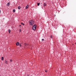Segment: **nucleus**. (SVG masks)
I'll return each instance as SVG.
<instances>
[{
  "label": "nucleus",
  "mask_w": 76,
  "mask_h": 76,
  "mask_svg": "<svg viewBox=\"0 0 76 76\" xmlns=\"http://www.w3.org/2000/svg\"><path fill=\"white\" fill-rule=\"evenodd\" d=\"M28 7H29V6H28V5H27L26 7V9H28Z\"/></svg>",
  "instance_id": "obj_6"
},
{
  "label": "nucleus",
  "mask_w": 76,
  "mask_h": 76,
  "mask_svg": "<svg viewBox=\"0 0 76 76\" xmlns=\"http://www.w3.org/2000/svg\"><path fill=\"white\" fill-rule=\"evenodd\" d=\"M44 39H42V41H44Z\"/></svg>",
  "instance_id": "obj_16"
},
{
  "label": "nucleus",
  "mask_w": 76,
  "mask_h": 76,
  "mask_svg": "<svg viewBox=\"0 0 76 76\" xmlns=\"http://www.w3.org/2000/svg\"><path fill=\"white\" fill-rule=\"evenodd\" d=\"M9 5H10V3L8 2L7 4V6H9Z\"/></svg>",
  "instance_id": "obj_5"
},
{
  "label": "nucleus",
  "mask_w": 76,
  "mask_h": 76,
  "mask_svg": "<svg viewBox=\"0 0 76 76\" xmlns=\"http://www.w3.org/2000/svg\"><path fill=\"white\" fill-rule=\"evenodd\" d=\"M20 27L21 26L20 25Z\"/></svg>",
  "instance_id": "obj_21"
},
{
  "label": "nucleus",
  "mask_w": 76,
  "mask_h": 76,
  "mask_svg": "<svg viewBox=\"0 0 76 76\" xmlns=\"http://www.w3.org/2000/svg\"><path fill=\"white\" fill-rule=\"evenodd\" d=\"M43 5V6H46V5H47V4H45V3H44Z\"/></svg>",
  "instance_id": "obj_7"
},
{
  "label": "nucleus",
  "mask_w": 76,
  "mask_h": 76,
  "mask_svg": "<svg viewBox=\"0 0 76 76\" xmlns=\"http://www.w3.org/2000/svg\"><path fill=\"white\" fill-rule=\"evenodd\" d=\"M13 12H15V10L14 9L13 10Z\"/></svg>",
  "instance_id": "obj_12"
},
{
  "label": "nucleus",
  "mask_w": 76,
  "mask_h": 76,
  "mask_svg": "<svg viewBox=\"0 0 76 76\" xmlns=\"http://www.w3.org/2000/svg\"><path fill=\"white\" fill-rule=\"evenodd\" d=\"M1 60H4V57H2Z\"/></svg>",
  "instance_id": "obj_8"
},
{
  "label": "nucleus",
  "mask_w": 76,
  "mask_h": 76,
  "mask_svg": "<svg viewBox=\"0 0 76 76\" xmlns=\"http://www.w3.org/2000/svg\"><path fill=\"white\" fill-rule=\"evenodd\" d=\"M19 45L20 46V47L21 46V45H20V44Z\"/></svg>",
  "instance_id": "obj_20"
},
{
  "label": "nucleus",
  "mask_w": 76,
  "mask_h": 76,
  "mask_svg": "<svg viewBox=\"0 0 76 76\" xmlns=\"http://www.w3.org/2000/svg\"><path fill=\"white\" fill-rule=\"evenodd\" d=\"M10 61H11V62H12V59H11V60H10Z\"/></svg>",
  "instance_id": "obj_17"
},
{
  "label": "nucleus",
  "mask_w": 76,
  "mask_h": 76,
  "mask_svg": "<svg viewBox=\"0 0 76 76\" xmlns=\"http://www.w3.org/2000/svg\"><path fill=\"white\" fill-rule=\"evenodd\" d=\"M45 72H47V70H46L45 71Z\"/></svg>",
  "instance_id": "obj_18"
},
{
  "label": "nucleus",
  "mask_w": 76,
  "mask_h": 76,
  "mask_svg": "<svg viewBox=\"0 0 76 76\" xmlns=\"http://www.w3.org/2000/svg\"><path fill=\"white\" fill-rule=\"evenodd\" d=\"M55 16H56V15H55Z\"/></svg>",
  "instance_id": "obj_23"
},
{
  "label": "nucleus",
  "mask_w": 76,
  "mask_h": 76,
  "mask_svg": "<svg viewBox=\"0 0 76 76\" xmlns=\"http://www.w3.org/2000/svg\"><path fill=\"white\" fill-rule=\"evenodd\" d=\"M24 45L25 46H26V45H27L26 44V43H24Z\"/></svg>",
  "instance_id": "obj_13"
},
{
  "label": "nucleus",
  "mask_w": 76,
  "mask_h": 76,
  "mask_svg": "<svg viewBox=\"0 0 76 76\" xmlns=\"http://www.w3.org/2000/svg\"><path fill=\"white\" fill-rule=\"evenodd\" d=\"M19 32H21V30H20V29Z\"/></svg>",
  "instance_id": "obj_15"
},
{
  "label": "nucleus",
  "mask_w": 76,
  "mask_h": 76,
  "mask_svg": "<svg viewBox=\"0 0 76 76\" xmlns=\"http://www.w3.org/2000/svg\"><path fill=\"white\" fill-rule=\"evenodd\" d=\"M27 76H29V75H27Z\"/></svg>",
  "instance_id": "obj_24"
},
{
  "label": "nucleus",
  "mask_w": 76,
  "mask_h": 76,
  "mask_svg": "<svg viewBox=\"0 0 76 76\" xmlns=\"http://www.w3.org/2000/svg\"><path fill=\"white\" fill-rule=\"evenodd\" d=\"M5 61V64H8V61H7V60H5L4 61Z\"/></svg>",
  "instance_id": "obj_3"
},
{
  "label": "nucleus",
  "mask_w": 76,
  "mask_h": 76,
  "mask_svg": "<svg viewBox=\"0 0 76 76\" xmlns=\"http://www.w3.org/2000/svg\"><path fill=\"white\" fill-rule=\"evenodd\" d=\"M21 25H24V23H21Z\"/></svg>",
  "instance_id": "obj_14"
},
{
  "label": "nucleus",
  "mask_w": 76,
  "mask_h": 76,
  "mask_svg": "<svg viewBox=\"0 0 76 76\" xmlns=\"http://www.w3.org/2000/svg\"><path fill=\"white\" fill-rule=\"evenodd\" d=\"M50 38H52V36H51Z\"/></svg>",
  "instance_id": "obj_19"
},
{
  "label": "nucleus",
  "mask_w": 76,
  "mask_h": 76,
  "mask_svg": "<svg viewBox=\"0 0 76 76\" xmlns=\"http://www.w3.org/2000/svg\"><path fill=\"white\" fill-rule=\"evenodd\" d=\"M40 4V3H37V5H38V6H39V4Z\"/></svg>",
  "instance_id": "obj_11"
},
{
  "label": "nucleus",
  "mask_w": 76,
  "mask_h": 76,
  "mask_svg": "<svg viewBox=\"0 0 76 76\" xmlns=\"http://www.w3.org/2000/svg\"><path fill=\"white\" fill-rule=\"evenodd\" d=\"M1 12V11H0V13Z\"/></svg>",
  "instance_id": "obj_22"
},
{
  "label": "nucleus",
  "mask_w": 76,
  "mask_h": 76,
  "mask_svg": "<svg viewBox=\"0 0 76 76\" xmlns=\"http://www.w3.org/2000/svg\"><path fill=\"white\" fill-rule=\"evenodd\" d=\"M8 32H9V34H10V30H8Z\"/></svg>",
  "instance_id": "obj_9"
},
{
  "label": "nucleus",
  "mask_w": 76,
  "mask_h": 76,
  "mask_svg": "<svg viewBox=\"0 0 76 76\" xmlns=\"http://www.w3.org/2000/svg\"><path fill=\"white\" fill-rule=\"evenodd\" d=\"M18 9H20V6L18 7Z\"/></svg>",
  "instance_id": "obj_10"
},
{
  "label": "nucleus",
  "mask_w": 76,
  "mask_h": 76,
  "mask_svg": "<svg viewBox=\"0 0 76 76\" xmlns=\"http://www.w3.org/2000/svg\"><path fill=\"white\" fill-rule=\"evenodd\" d=\"M16 45H17V46H18V45H19V42H17L16 43Z\"/></svg>",
  "instance_id": "obj_4"
},
{
  "label": "nucleus",
  "mask_w": 76,
  "mask_h": 76,
  "mask_svg": "<svg viewBox=\"0 0 76 76\" xmlns=\"http://www.w3.org/2000/svg\"><path fill=\"white\" fill-rule=\"evenodd\" d=\"M32 29L34 31L36 29V25L35 24L33 26Z\"/></svg>",
  "instance_id": "obj_2"
},
{
  "label": "nucleus",
  "mask_w": 76,
  "mask_h": 76,
  "mask_svg": "<svg viewBox=\"0 0 76 76\" xmlns=\"http://www.w3.org/2000/svg\"><path fill=\"white\" fill-rule=\"evenodd\" d=\"M29 23L30 25H32V26H33V25H34V21H33V20H31L29 21Z\"/></svg>",
  "instance_id": "obj_1"
}]
</instances>
